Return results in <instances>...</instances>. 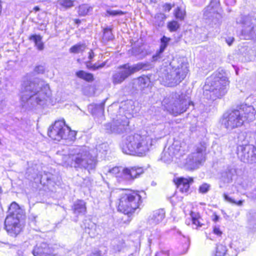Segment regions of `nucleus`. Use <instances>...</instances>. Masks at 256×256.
Here are the masks:
<instances>
[{
  "label": "nucleus",
  "mask_w": 256,
  "mask_h": 256,
  "mask_svg": "<svg viewBox=\"0 0 256 256\" xmlns=\"http://www.w3.org/2000/svg\"><path fill=\"white\" fill-rule=\"evenodd\" d=\"M166 134L163 129L154 130L152 129H141L138 132L128 129L124 132L121 148L122 152L127 154L144 156L149 152L157 140Z\"/></svg>",
  "instance_id": "obj_1"
},
{
  "label": "nucleus",
  "mask_w": 256,
  "mask_h": 256,
  "mask_svg": "<svg viewBox=\"0 0 256 256\" xmlns=\"http://www.w3.org/2000/svg\"><path fill=\"white\" fill-rule=\"evenodd\" d=\"M107 143L99 142L95 150L86 146H76L69 150L68 156H62V164L66 166L84 168L88 171L95 168L96 164V152L107 150Z\"/></svg>",
  "instance_id": "obj_2"
},
{
  "label": "nucleus",
  "mask_w": 256,
  "mask_h": 256,
  "mask_svg": "<svg viewBox=\"0 0 256 256\" xmlns=\"http://www.w3.org/2000/svg\"><path fill=\"white\" fill-rule=\"evenodd\" d=\"M50 94L48 86L38 79L24 82L22 84L21 98L24 102L30 100L40 104L46 100Z\"/></svg>",
  "instance_id": "obj_3"
},
{
  "label": "nucleus",
  "mask_w": 256,
  "mask_h": 256,
  "mask_svg": "<svg viewBox=\"0 0 256 256\" xmlns=\"http://www.w3.org/2000/svg\"><path fill=\"white\" fill-rule=\"evenodd\" d=\"M188 72V64L184 58L174 60L164 70L162 82L164 86H175L186 78Z\"/></svg>",
  "instance_id": "obj_4"
},
{
  "label": "nucleus",
  "mask_w": 256,
  "mask_h": 256,
  "mask_svg": "<svg viewBox=\"0 0 256 256\" xmlns=\"http://www.w3.org/2000/svg\"><path fill=\"white\" fill-rule=\"evenodd\" d=\"M190 104L194 105L188 95L178 92L166 96L162 102L164 108L174 116L184 113Z\"/></svg>",
  "instance_id": "obj_5"
},
{
  "label": "nucleus",
  "mask_w": 256,
  "mask_h": 256,
  "mask_svg": "<svg viewBox=\"0 0 256 256\" xmlns=\"http://www.w3.org/2000/svg\"><path fill=\"white\" fill-rule=\"evenodd\" d=\"M228 84L227 78L220 74L212 76L206 80L204 86L205 93L210 95V98L214 100L220 98L226 92V86Z\"/></svg>",
  "instance_id": "obj_6"
},
{
  "label": "nucleus",
  "mask_w": 256,
  "mask_h": 256,
  "mask_svg": "<svg viewBox=\"0 0 256 256\" xmlns=\"http://www.w3.org/2000/svg\"><path fill=\"white\" fill-rule=\"evenodd\" d=\"M141 202V196L137 192L129 190H122L120 194L118 210L125 214H132Z\"/></svg>",
  "instance_id": "obj_7"
},
{
  "label": "nucleus",
  "mask_w": 256,
  "mask_h": 256,
  "mask_svg": "<svg viewBox=\"0 0 256 256\" xmlns=\"http://www.w3.org/2000/svg\"><path fill=\"white\" fill-rule=\"evenodd\" d=\"M8 212L4 222L5 228L10 234L16 236L22 229L20 219L23 216V211L16 202H13L9 207Z\"/></svg>",
  "instance_id": "obj_8"
},
{
  "label": "nucleus",
  "mask_w": 256,
  "mask_h": 256,
  "mask_svg": "<svg viewBox=\"0 0 256 256\" xmlns=\"http://www.w3.org/2000/svg\"><path fill=\"white\" fill-rule=\"evenodd\" d=\"M143 172V168L137 166L126 168L115 166L108 169L106 174L114 176L118 182H121L134 180Z\"/></svg>",
  "instance_id": "obj_9"
},
{
  "label": "nucleus",
  "mask_w": 256,
  "mask_h": 256,
  "mask_svg": "<svg viewBox=\"0 0 256 256\" xmlns=\"http://www.w3.org/2000/svg\"><path fill=\"white\" fill-rule=\"evenodd\" d=\"M147 66V64L142 62L132 66L128 64H124L119 67L118 72L112 75V82L114 84H120L131 74L141 70H146Z\"/></svg>",
  "instance_id": "obj_10"
},
{
  "label": "nucleus",
  "mask_w": 256,
  "mask_h": 256,
  "mask_svg": "<svg viewBox=\"0 0 256 256\" xmlns=\"http://www.w3.org/2000/svg\"><path fill=\"white\" fill-rule=\"evenodd\" d=\"M206 138L196 146V152L188 156L186 164L191 169H194L205 160L206 150L207 147Z\"/></svg>",
  "instance_id": "obj_11"
},
{
  "label": "nucleus",
  "mask_w": 256,
  "mask_h": 256,
  "mask_svg": "<svg viewBox=\"0 0 256 256\" xmlns=\"http://www.w3.org/2000/svg\"><path fill=\"white\" fill-rule=\"evenodd\" d=\"M222 124L226 128H237L242 126H246V122H244L238 108L230 110L225 112L221 120Z\"/></svg>",
  "instance_id": "obj_12"
},
{
  "label": "nucleus",
  "mask_w": 256,
  "mask_h": 256,
  "mask_svg": "<svg viewBox=\"0 0 256 256\" xmlns=\"http://www.w3.org/2000/svg\"><path fill=\"white\" fill-rule=\"evenodd\" d=\"M238 154L244 162H256V148L252 145L240 146L238 148Z\"/></svg>",
  "instance_id": "obj_13"
},
{
  "label": "nucleus",
  "mask_w": 256,
  "mask_h": 256,
  "mask_svg": "<svg viewBox=\"0 0 256 256\" xmlns=\"http://www.w3.org/2000/svg\"><path fill=\"white\" fill-rule=\"evenodd\" d=\"M241 36L245 40H254L256 37V24L253 23L252 19L246 16L242 21Z\"/></svg>",
  "instance_id": "obj_14"
},
{
  "label": "nucleus",
  "mask_w": 256,
  "mask_h": 256,
  "mask_svg": "<svg viewBox=\"0 0 256 256\" xmlns=\"http://www.w3.org/2000/svg\"><path fill=\"white\" fill-rule=\"evenodd\" d=\"M32 254L34 256H60L54 252L52 248L44 242L36 244L33 250Z\"/></svg>",
  "instance_id": "obj_15"
},
{
  "label": "nucleus",
  "mask_w": 256,
  "mask_h": 256,
  "mask_svg": "<svg viewBox=\"0 0 256 256\" xmlns=\"http://www.w3.org/2000/svg\"><path fill=\"white\" fill-rule=\"evenodd\" d=\"M246 124L253 121L255 119L256 110L254 108L250 105L242 104L237 108Z\"/></svg>",
  "instance_id": "obj_16"
},
{
  "label": "nucleus",
  "mask_w": 256,
  "mask_h": 256,
  "mask_svg": "<svg viewBox=\"0 0 256 256\" xmlns=\"http://www.w3.org/2000/svg\"><path fill=\"white\" fill-rule=\"evenodd\" d=\"M150 82L148 76H143L132 80V85L133 89L135 90H142L148 87Z\"/></svg>",
  "instance_id": "obj_17"
},
{
  "label": "nucleus",
  "mask_w": 256,
  "mask_h": 256,
  "mask_svg": "<svg viewBox=\"0 0 256 256\" xmlns=\"http://www.w3.org/2000/svg\"><path fill=\"white\" fill-rule=\"evenodd\" d=\"M192 181V178L189 179L184 178H178L175 182L180 192L183 193H187L189 190L190 184Z\"/></svg>",
  "instance_id": "obj_18"
},
{
  "label": "nucleus",
  "mask_w": 256,
  "mask_h": 256,
  "mask_svg": "<svg viewBox=\"0 0 256 256\" xmlns=\"http://www.w3.org/2000/svg\"><path fill=\"white\" fill-rule=\"evenodd\" d=\"M165 217V212L162 209L156 210L153 212L150 218V222L153 224H158L164 219Z\"/></svg>",
  "instance_id": "obj_19"
},
{
  "label": "nucleus",
  "mask_w": 256,
  "mask_h": 256,
  "mask_svg": "<svg viewBox=\"0 0 256 256\" xmlns=\"http://www.w3.org/2000/svg\"><path fill=\"white\" fill-rule=\"evenodd\" d=\"M72 210L76 214H84L86 212V202L82 200H78L74 204Z\"/></svg>",
  "instance_id": "obj_20"
},
{
  "label": "nucleus",
  "mask_w": 256,
  "mask_h": 256,
  "mask_svg": "<svg viewBox=\"0 0 256 256\" xmlns=\"http://www.w3.org/2000/svg\"><path fill=\"white\" fill-rule=\"evenodd\" d=\"M170 38L166 36H163L161 38V44L160 48L158 52L156 54L152 56V60L154 61H156L161 58V54L164 52L165 48L168 46Z\"/></svg>",
  "instance_id": "obj_21"
},
{
  "label": "nucleus",
  "mask_w": 256,
  "mask_h": 256,
  "mask_svg": "<svg viewBox=\"0 0 256 256\" xmlns=\"http://www.w3.org/2000/svg\"><path fill=\"white\" fill-rule=\"evenodd\" d=\"M187 145L184 142L174 140L171 147L169 148L170 150H174V154L178 152L182 154L187 149Z\"/></svg>",
  "instance_id": "obj_22"
},
{
  "label": "nucleus",
  "mask_w": 256,
  "mask_h": 256,
  "mask_svg": "<svg viewBox=\"0 0 256 256\" xmlns=\"http://www.w3.org/2000/svg\"><path fill=\"white\" fill-rule=\"evenodd\" d=\"M63 129H48V134L52 140L59 141L62 138Z\"/></svg>",
  "instance_id": "obj_23"
},
{
  "label": "nucleus",
  "mask_w": 256,
  "mask_h": 256,
  "mask_svg": "<svg viewBox=\"0 0 256 256\" xmlns=\"http://www.w3.org/2000/svg\"><path fill=\"white\" fill-rule=\"evenodd\" d=\"M30 40L34 42L35 46L38 50H44V44L42 42V37L40 35L34 34L31 36Z\"/></svg>",
  "instance_id": "obj_24"
},
{
  "label": "nucleus",
  "mask_w": 256,
  "mask_h": 256,
  "mask_svg": "<svg viewBox=\"0 0 256 256\" xmlns=\"http://www.w3.org/2000/svg\"><path fill=\"white\" fill-rule=\"evenodd\" d=\"M76 132L72 129H63L62 138L70 141H73L76 138Z\"/></svg>",
  "instance_id": "obj_25"
},
{
  "label": "nucleus",
  "mask_w": 256,
  "mask_h": 256,
  "mask_svg": "<svg viewBox=\"0 0 256 256\" xmlns=\"http://www.w3.org/2000/svg\"><path fill=\"white\" fill-rule=\"evenodd\" d=\"M76 74L78 78L88 82H92L94 80V77L92 74L86 72L83 70L77 72Z\"/></svg>",
  "instance_id": "obj_26"
},
{
  "label": "nucleus",
  "mask_w": 256,
  "mask_h": 256,
  "mask_svg": "<svg viewBox=\"0 0 256 256\" xmlns=\"http://www.w3.org/2000/svg\"><path fill=\"white\" fill-rule=\"evenodd\" d=\"M92 8L88 4H84L80 6L78 13L80 16H85L92 12Z\"/></svg>",
  "instance_id": "obj_27"
},
{
  "label": "nucleus",
  "mask_w": 256,
  "mask_h": 256,
  "mask_svg": "<svg viewBox=\"0 0 256 256\" xmlns=\"http://www.w3.org/2000/svg\"><path fill=\"white\" fill-rule=\"evenodd\" d=\"M165 18L166 16L164 14L162 13L156 14L154 16V24L159 27L162 26L164 24Z\"/></svg>",
  "instance_id": "obj_28"
},
{
  "label": "nucleus",
  "mask_w": 256,
  "mask_h": 256,
  "mask_svg": "<svg viewBox=\"0 0 256 256\" xmlns=\"http://www.w3.org/2000/svg\"><path fill=\"white\" fill-rule=\"evenodd\" d=\"M192 224L195 226V228L202 227V224L201 222V218L198 215L194 213L191 214Z\"/></svg>",
  "instance_id": "obj_29"
},
{
  "label": "nucleus",
  "mask_w": 256,
  "mask_h": 256,
  "mask_svg": "<svg viewBox=\"0 0 256 256\" xmlns=\"http://www.w3.org/2000/svg\"><path fill=\"white\" fill-rule=\"evenodd\" d=\"M66 126V128H70L66 122L65 120L63 118H60L58 120H56L54 124H52L50 127L56 128H64V127Z\"/></svg>",
  "instance_id": "obj_30"
},
{
  "label": "nucleus",
  "mask_w": 256,
  "mask_h": 256,
  "mask_svg": "<svg viewBox=\"0 0 256 256\" xmlns=\"http://www.w3.org/2000/svg\"><path fill=\"white\" fill-rule=\"evenodd\" d=\"M226 247L222 244H218L216 246L214 256H224L226 253Z\"/></svg>",
  "instance_id": "obj_31"
},
{
  "label": "nucleus",
  "mask_w": 256,
  "mask_h": 256,
  "mask_svg": "<svg viewBox=\"0 0 256 256\" xmlns=\"http://www.w3.org/2000/svg\"><path fill=\"white\" fill-rule=\"evenodd\" d=\"M74 1L72 0H58L57 4L65 8H70L74 6Z\"/></svg>",
  "instance_id": "obj_32"
},
{
  "label": "nucleus",
  "mask_w": 256,
  "mask_h": 256,
  "mask_svg": "<svg viewBox=\"0 0 256 256\" xmlns=\"http://www.w3.org/2000/svg\"><path fill=\"white\" fill-rule=\"evenodd\" d=\"M86 47L84 44H77L72 46L70 50L71 52L78 54L84 52Z\"/></svg>",
  "instance_id": "obj_33"
},
{
  "label": "nucleus",
  "mask_w": 256,
  "mask_h": 256,
  "mask_svg": "<svg viewBox=\"0 0 256 256\" xmlns=\"http://www.w3.org/2000/svg\"><path fill=\"white\" fill-rule=\"evenodd\" d=\"M174 14L176 17L180 20H183L186 15V12L184 9L178 7L175 10Z\"/></svg>",
  "instance_id": "obj_34"
},
{
  "label": "nucleus",
  "mask_w": 256,
  "mask_h": 256,
  "mask_svg": "<svg viewBox=\"0 0 256 256\" xmlns=\"http://www.w3.org/2000/svg\"><path fill=\"white\" fill-rule=\"evenodd\" d=\"M180 28V24L178 22L173 20L168 24V28L170 32H176Z\"/></svg>",
  "instance_id": "obj_35"
},
{
  "label": "nucleus",
  "mask_w": 256,
  "mask_h": 256,
  "mask_svg": "<svg viewBox=\"0 0 256 256\" xmlns=\"http://www.w3.org/2000/svg\"><path fill=\"white\" fill-rule=\"evenodd\" d=\"M224 197L225 200H226L230 203H232V204H236L239 206H242L243 202H244L243 200H239L238 202H236V201L234 200H233L232 198H230V196H228L226 194H224Z\"/></svg>",
  "instance_id": "obj_36"
},
{
  "label": "nucleus",
  "mask_w": 256,
  "mask_h": 256,
  "mask_svg": "<svg viewBox=\"0 0 256 256\" xmlns=\"http://www.w3.org/2000/svg\"><path fill=\"white\" fill-rule=\"evenodd\" d=\"M112 38L113 36L112 33L110 29L108 28H106L104 29L103 38L109 40H112Z\"/></svg>",
  "instance_id": "obj_37"
},
{
  "label": "nucleus",
  "mask_w": 256,
  "mask_h": 256,
  "mask_svg": "<svg viewBox=\"0 0 256 256\" xmlns=\"http://www.w3.org/2000/svg\"><path fill=\"white\" fill-rule=\"evenodd\" d=\"M118 122L116 124V126H128V121L126 117L122 116L120 120H117Z\"/></svg>",
  "instance_id": "obj_38"
},
{
  "label": "nucleus",
  "mask_w": 256,
  "mask_h": 256,
  "mask_svg": "<svg viewBox=\"0 0 256 256\" xmlns=\"http://www.w3.org/2000/svg\"><path fill=\"white\" fill-rule=\"evenodd\" d=\"M210 185L204 183L202 184L199 188V192L202 194L206 193L210 190Z\"/></svg>",
  "instance_id": "obj_39"
},
{
  "label": "nucleus",
  "mask_w": 256,
  "mask_h": 256,
  "mask_svg": "<svg viewBox=\"0 0 256 256\" xmlns=\"http://www.w3.org/2000/svg\"><path fill=\"white\" fill-rule=\"evenodd\" d=\"M107 13L110 16H118V15H122L124 14V12L122 10H110L107 11Z\"/></svg>",
  "instance_id": "obj_40"
},
{
  "label": "nucleus",
  "mask_w": 256,
  "mask_h": 256,
  "mask_svg": "<svg viewBox=\"0 0 256 256\" xmlns=\"http://www.w3.org/2000/svg\"><path fill=\"white\" fill-rule=\"evenodd\" d=\"M105 66V63L104 62V63H102V64H93L92 66H89V65H87V66L91 69H92V70H98V69H100V68H103L104 66Z\"/></svg>",
  "instance_id": "obj_41"
},
{
  "label": "nucleus",
  "mask_w": 256,
  "mask_h": 256,
  "mask_svg": "<svg viewBox=\"0 0 256 256\" xmlns=\"http://www.w3.org/2000/svg\"><path fill=\"white\" fill-rule=\"evenodd\" d=\"M213 232L218 236H220L222 234V232L218 226H215L213 228Z\"/></svg>",
  "instance_id": "obj_42"
},
{
  "label": "nucleus",
  "mask_w": 256,
  "mask_h": 256,
  "mask_svg": "<svg viewBox=\"0 0 256 256\" xmlns=\"http://www.w3.org/2000/svg\"><path fill=\"white\" fill-rule=\"evenodd\" d=\"M34 71L38 73H42L44 72V68L42 66H39L35 68Z\"/></svg>",
  "instance_id": "obj_43"
},
{
  "label": "nucleus",
  "mask_w": 256,
  "mask_h": 256,
  "mask_svg": "<svg viewBox=\"0 0 256 256\" xmlns=\"http://www.w3.org/2000/svg\"><path fill=\"white\" fill-rule=\"evenodd\" d=\"M155 256H168L166 252H157Z\"/></svg>",
  "instance_id": "obj_44"
},
{
  "label": "nucleus",
  "mask_w": 256,
  "mask_h": 256,
  "mask_svg": "<svg viewBox=\"0 0 256 256\" xmlns=\"http://www.w3.org/2000/svg\"><path fill=\"white\" fill-rule=\"evenodd\" d=\"M219 218H220L219 216L216 214H214L212 216V220L213 221H214L215 222L218 221L219 220Z\"/></svg>",
  "instance_id": "obj_45"
},
{
  "label": "nucleus",
  "mask_w": 256,
  "mask_h": 256,
  "mask_svg": "<svg viewBox=\"0 0 256 256\" xmlns=\"http://www.w3.org/2000/svg\"><path fill=\"white\" fill-rule=\"evenodd\" d=\"M164 6L166 10L169 12L171 10V6L168 4H166Z\"/></svg>",
  "instance_id": "obj_46"
},
{
  "label": "nucleus",
  "mask_w": 256,
  "mask_h": 256,
  "mask_svg": "<svg viewBox=\"0 0 256 256\" xmlns=\"http://www.w3.org/2000/svg\"><path fill=\"white\" fill-rule=\"evenodd\" d=\"M94 56V53L93 52L92 50H90V52H89V56H88V58L90 60H92Z\"/></svg>",
  "instance_id": "obj_47"
},
{
  "label": "nucleus",
  "mask_w": 256,
  "mask_h": 256,
  "mask_svg": "<svg viewBox=\"0 0 256 256\" xmlns=\"http://www.w3.org/2000/svg\"><path fill=\"white\" fill-rule=\"evenodd\" d=\"M90 256H101V254L100 252H96L92 254Z\"/></svg>",
  "instance_id": "obj_48"
},
{
  "label": "nucleus",
  "mask_w": 256,
  "mask_h": 256,
  "mask_svg": "<svg viewBox=\"0 0 256 256\" xmlns=\"http://www.w3.org/2000/svg\"><path fill=\"white\" fill-rule=\"evenodd\" d=\"M34 10H35L36 12H38L40 10V8L38 6H36L34 8Z\"/></svg>",
  "instance_id": "obj_49"
},
{
  "label": "nucleus",
  "mask_w": 256,
  "mask_h": 256,
  "mask_svg": "<svg viewBox=\"0 0 256 256\" xmlns=\"http://www.w3.org/2000/svg\"><path fill=\"white\" fill-rule=\"evenodd\" d=\"M4 106V105L2 102L0 103V112H2V110Z\"/></svg>",
  "instance_id": "obj_50"
},
{
  "label": "nucleus",
  "mask_w": 256,
  "mask_h": 256,
  "mask_svg": "<svg viewBox=\"0 0 256 256\" xmlns=\"http://www.w3.org/2000/svg\"><path fill=\"white\" fill-rule=\"evenodd\" d=\"M232 42H233V39L230 42L228 41V40H226L228 44L230 46Z\"/></svg>",
  "instance_id": "obj_51"
},
{
  "label": "nucleus",
  "mask_w": 256,
  "mask_h": 256,
  "mask_svg": "<svg viewBox=\"0 0 256 256\" xmlns=\"http://www.w3.org/2000/svg\"><path fill=\"white\" fill-rule=\"evenodd\" d=\"M76 22L77 23V24L80 23V20H76Z\"/></svg>",
  "instance_id": "obj_52"
},
{
  "label": "nucleus",
  "mask_w": 256,
  "mask_h": 256,
  "mask_svg": "<svg viewBox=\"0 0 256 256\" xmlns=\"http://www.w3.org/2000/svg\"><path fill=\"white\" fill-rule=\"evenodd\" d=\"M148 1H149L150 2H154L156 0H147Z\"/></svg>",
  "instance_id": "obj_53"
},
{
  "label": "nucleus",
  "mask_w": 256,
  "mask_h": 256,
  "mask_svg": "<svg viewBox=\"0 0 256 256\" xmlns=\"http://www.w3.org/2000/svg\"><path fill=\"white\" fill-rule=\"evenodd\" d=\"M254 40H256V38H254Z\"/></svg>",
  "instance_id": "obj_54"
}]
</instances>
